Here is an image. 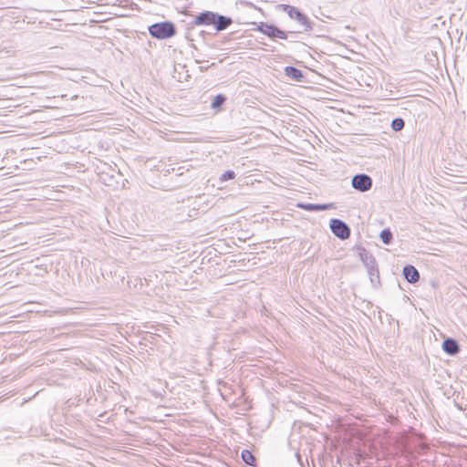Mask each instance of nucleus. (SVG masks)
Returning a JSON list of instances; mask_svg holds the SVG:
<instances>
[{
  "label": "nucleus",
  "instance_id": "f257e3e1",
  "mask_svg": "<svg viewBox=\"0 0 467 467\" xmlns=\"http://www.w3.org/2000/svg\"><path fill=\"white\" fill-rule=\"evenodd\" d=\"M192 24L196 26H213L216 32H220L229 27L233 24V19L212 11H203L194 16Z\"/></svg>",
  "mask_w": 467,
  "mask_h": 467
},
{
  "label": "nucleus",
  "instance_id": "f03ea898",
  "mask_svg": "<svg viewBox=\"0 0 467 467\" xmlns=\"http://www.w3.org/2000/svg\"><path fill=\"white\" fill-rule=\"evenodd\" d=\"M148 31L153 38L160 40L171 38L177 33L175 25L171 21L154 23L148 27Z\"/></svg>",
  "mask_w": 467,
  "mask_h": 467
},
{
  "label": "nucleus",
  "instance_id": "7ed1b4c3",
  "mask_svg": "<svg viewBox=\"0 0 467 467\" xmlns=\"http://www.w3.org/2000/svg\"><path fill=\"white\" fill-rule=\"evenodd\" d=\"M282 7L290 18L296 20L299 25L303 26L304 31L308 32L312 30V26L309 19L296 7L289 5H283Z\"/></svg>",
  "mask_w": 467,
  "mask_h": 467
},
{
  "label": "nucleus",
  "instance_id": "20e7f679",
  "mask_svg": "<svg viewBox=\"0 0 467 467\" xmlns=\"http://www.w3.org/2000/svg\"><path fill=\"white\" fill-rule=\"evenodd\" d=\"M331 232L339 239L345 240L350 235V229L346 223L339 219L330 220Z\"/></svg>",
  "mask_w": 467,
  "mask_h": 467
},
{
  "label": "nucleus",
  "instance_id": "39448f33",
  "mask_svg": "<svg viewBox=\"0 0 467 467\" xmlns=\"http://www.w3.org/2000/svg\"><path fill=\"white\" fill-rule=\"evenodd\" d=\"M351 184L359 192H367L372 187V180L367 174H358L352 178Z\"/></svg>",
  "mask_w": 467,
  "mask_h": 467
},
{
  "label": "nucleus",
  "instance_id": "423d86ee",
  "mask_svg": "<svg viewBox=\"0 0 467 467\" xmlns=\"http://www.w3.org/2000/svg\"><path fill=\"white\" fill-rule=\"evenodd\" d=\"M211 109L213 114H218L223 110L227 101V97L224 94L211 95Z\"/></svg>",
  "mask_w": 467,
  "mask_h": 467
},
{
  "label": "nucleus",
  "instance_id": "0eeeda50",
  "mask_svg": "<svg viewBox=\"0 0 467 467\" xmlns=\"http://www.w3.org/2000/svg\"><path fill=\"white\" fill-rule=\"evenodd\" d=\"M403 275L405 279L411 284L416 283L420 279V274L418 270L410 265H405L403 267Z\"/></svg>",
  "mask_w": 467,
  "mask_h": 467
},
{
  "label": "nucleus",
  "instance_id": "6e6552de",
  "mask_svg": "<svg viewBox=\"0 0 467 467\" xmlns=\"http://www.w3.org/2000/svg\"><path fill=\"white\" fill-rule=\"evenodd\" d=\"M443 350L449 355H456L460 348L456 340L452 338H447L442 343Z\"/></svg>",
  "mask_w": 467,
  "mask_h": 467
},
{
  "label": "nucleus",
  "instance_id": "1a4fd4ad",
  "mask_svg": "<svg viewBox=\"0 0 467 467\" xmlns=\"http://www.w3.org/2000/svg\"><path fill=\"white\" fill-rule=\"evenodd\" d=\"M277 29L276 26L273 25H268L266 23L261 22L258 25L257 30L262 32L263 34L266 35L267 36L271 38H275V30Z\"/></svg>",
  "mask_w": 467,
  "mask_h": 467
},
{
  "label": "nucleus",
  "instance_id": "9d476101",
  "mask_svg": "<svg viewBox=\"0 0 467 467\" xmlns=\"http://www.w3.org/2000/svg\"><path fill=\"white\" fill-rule=\"evenodd\" d=\"M298 206L306 211H324V210L332 208L333 204L332 203H327V204L307 203V204H298Z\"/></svg>",
  "mask_w": 467,
  "mask_h": 467
},
{
  "label": "nucleus",
  "instance_id": "9b49d317",
  "mask_svg": "<svg viewBox=\"0 0 467 467\" xmlns=\"http://www.w3.org/2000/svg\"><path fill=\"white\" fill-rule=\"evenodd\" d=\"M285 73L287 77L294 80H300L303 77L301 71L294 67H285Z\"/></svg>",
  "mask_w": 467,
  "mask_h": 467
},
{
  "label": "nucleus",
  "instance_id": "f8f14e48",
  "mask_svg": "<svg viewBox=\"0 0 467 467\" xmlns=\"http://www.w3.org/2000/svg\"><path fill=\"white\" fill-rule=\"evenodd\" d=\"M241 456H242L244 462H245L246 464L251 465V466L254 465L255 458L254 457V455L252 454L251 451H249L248 450H244L242 451Z\"/></svg>",
  "mask_w": 467,
  "mask_h": 467
},
{
  "label": "nucleus",
  "instance_id": "ddd939ff",
  "mask_svg": "<svg viewBox=\"0 0 467 467\" xmlns=\"http://www.w3.org/2000/svg\"><path fill=\"white\" fill-rule=\"evenodd\" d=\"M405 122L401 118H396L391 122V128L395 131H400L404 128Z\"/></svg>",
  "mask_w": 467,
  "mask_h": 467
},
{
  "label": "nucleus",
  "instance_id": "4468645a",
  "mask_svg": "<svg viewBox=\"0 0 467 467\" xmlns=\"http://www.w3.org/2000/svg\"><path fill=\"white\" fill-rule=\"evenodd\" d=\"M380 239L385 244H389L392 239V234L389 229H384L380 233Z\"/></svg>",
  "mask_w": 467,
  "mask_h": 467
},
{
  "label": "nucleus",
  "instance_id": "2eb2a0df",
  "mask_svg": "<svg viewBox=\"0 0 467 467\" xmlns=\"http://www.w3.org/2000/svg\"><path fill=\"white\" fill-rule=\"evenodd\" d=\"M230 179H234V171H232V170H229V171H225L224 173H223L220 178V180L222 182L230 180Z\"/></svg>",
  "mask_w": 467,
  "mask_h": 467
},
{
  "label": "nucleus",
  "instance_id": "dca6fc26",
  "mask_svg": "<svg viewBox=\"0 0 467 467\" xmlns=\"http://www.w3.org/2000/svg\"><path fill=\"white\" fill-rule=\"evenodd\" d=\"M275 37H276V38H280V39H285L287 36H286L285 32H284V31L280 30L279 28H277V29L275 30Z\"/></svg>",
  "mask_w": 467,
  "mask_h": 467
},
{
  "label": "nucleus",
  "instance_id": "f3484780",
  "mask_svg": "<svg viewBox=\"0 0 467 467\" xmlns=\"http://www.w3.org/2000/svg\"><path fill=\"white\" fill-rule=\"evenodd\" d=\"M275 37H276V38H280V39H285L287 36H286L285 32H284V31L280 30L279 28H277V29L275 30Z\"/></svg>",
  "mask_w": 467,
  "mask_h": 467
},
{
  "label": "nucleus",
  "instance_id": "a211bd4d",
  "mask_svg": "<svg viewBox=\"0 0 467 467\" xmlns=\"http://www.w3.org/2000/svg\"><path fill=\"white\" fill-rule=\"evenodd\" d=\"M369 260H370V263L374 265L375 262H374V259L371 256L369 257Z\"/></svg>",
  "mask_w": 467,
  "mask_h": 467
},
{
  "label": "nucleus",
  "instance_id": "6ab92c4d",
  "mask_svg": "<svg viewBox=\"0 0 467 467\" xmlns=\"http://www.w3.org/2000/svg\"><path fill=\"white\" fill-rule=\"evenodd\" d=\"M368 256L366 255V259H365V258H362V261H366V260H368Z\"/></svg>",
  "mask_w": 467,
  "mask_h": 467
}]
</instances>
